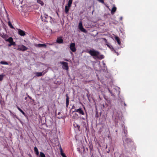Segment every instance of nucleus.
Wrapping results in <instances>:
<instances>
[{
    "label": "nucleus",
    "mask_w": 157,
    "mask_h": 157,
    "mask_svg": "<svg viewBox=\"0 0 157 157\" xmlns=\"http://www.w3.org/2000/svg\"><path fill=\"white\" fill-rule=\"evenodd\" d=\"M73 125L75 127H77L78 128V130H79L80 126L76 124H73Z\"/></svg>",
    "instance_id": "27"
},
{
    "label": "nucleus",
    "mask_w": 157,
    "mask_h": 157,
    "mask_svg": "<svg viewBox=\"0 0 157 157\" xmlns=\"http://www.w3.org/2000/svg\"><path fill=\"white\" fill-rule=\"evenodd\" d=\"M75 115H76L77 116H78V114H77V113H75Z\"/></svg>",
    "instance_id": "39"
},
{
    "label": "nucleus",
    "mask_w": 157,
    "mask_h": 157,
    "mask_svg": "<svg viewBox=\"0 0 157 157\" xmlns=\"http://www.w3.org/2000/svg\"><path fill=\"white\" fill-rule=\"evenodd\" d=\"M35 74L37 77H40L43 75L42 73L41 72H36L35 73Z\"/></svg>",
    "instance_id": "19"
},
{
    "label": "nucleus",
    "mask_w": 157,
    "mask_h": 157,
    "mask_svg": "<svg viewBox=\"0 0 157 157\" xmlns=\"http://www.w3.org/2000/svg\"><path fill=\"white\" fill-rule=\"evenodd\" d=\"M74 112H77L79 114L84 115V113L83 111L82 110V109L81 108H79L77 109H75V110L72 111V113H74Z\"/></svg>",
    "instance_id": "8"
},
{
    "label": "nucleus",
    "mask_w": 157,
    "mask_h": 157,
    "mask_svg": "<svg viewBox=\"0 0 157 157\" xmlns=\"http://www.w3.org/2000/svg\"><path fill=\"white\" fill-rule=\"evenodd\" d=\"M27 98V97H26L25 98V100H26Z\"/></svg>",
    "instance_id": "36"
},
{
    "label": "nucleus",
    "mask_w": 157,
    "mask_h": 157,
    "mask_svg": "<svg viewBox=\"0 0 157 157\" xmlns=\"http://www.w3.org/2000/svg\"><path fill=\"white\" fill-rule=\"evenodd\" d=\"M56 42L59 44L63 43V40L62 39V37H58L56 40Z\"/></svg>",
    "instance_id": "12"
},
{
    "label": "nucleus",
    "mask_w": 157,
    "mask_h": 157,
    "mask_svg": "<svg viewBox=\"0 0 157 157\" xmlns=\"http://www.w3.org/2000/svg\"><path fill=\"white\" fill-rule=\"evenodd\" d=\"M34 151L35 152L36 154L37 155H38L39 154V151H38V149L36 147H34Z\"/></svg>",
    "instance_id": "21"
},
{
    "label": "nucleus",
    "mask_w": 157,
    "mask_h": 157,
    "mask_svg": "<svg viewBox=\"0 0 157 157\" xmlns=\"http://www.w3.org/2000/svg\"><path fill=\"white\" fill-rule=\"evenodd\" d=\"M42 73L43 75H44L46 72H47L46 71H43L42 72Z\"/></svg>",
    "instance_id": "32"
},
{
    "label": "nucleus",
    "mask_w": 157,
    "mask_h": 157,
    "mask_svg": "<svg viewBox=\"0 0 157 157\" xmlns=\"http://www.w3.org/2000/svg\"><path fill=\"white\" fill-rule=\"evenodd\" d=\"M27 94V95L28 97L29 98V99H30L31 100L32 99V97H31L29 95H28Z\"/></svg>",
    "instance_id": "31"
},
{
    "label": "nucleus",
    "mask_w": 157,
    "mask_h": 157,
    "mask_svg": "<svg viewBox=\"0 0 157 157\" xmlns=\"http://www.w3.org/2000/svg\"><path fill=\"white\" fill-rule=\"evenodd\" d=\"M2 38L4 39L6 41L9 42L10 44L8 45L9 46L12 45L15 46L16 45L15 42L13 41V39L12 37H10L8 39V36L6 34H3L2 36Z\"/></svg>",
    "instance_id": "2"
},
{
    "label": "nucleus",
    "mask_w": 157,
    "mask_h": 157,
    "mask_svg": "<svg viewBox=\"0 0 157 157\" xmlns=\"http://www.w3.org/2000/svg\"><path fill=\"white\" fill-rule=\"evenodd\" d=\"M66 106L67 108L69 104V97L67 94L66 95Z\"/></svg>",
    "instance_id": "14"
},
{
    "label": "nucleus",
    "mask_w": 157,
    "mask_h": 157,
    "mask_svg": "<svg viewBox=\"0 0 157 157\" xmlns=\"http://www.w3.org/2000/svg\"><path fill=\"white\" fill-rule=\"evenodd\" d=\"M42 21L48 22L51 20L52 17L48 16L47 14L44 13L43 15H41V16Z\"/></svg>",
    "instance_id": "3"
},
{
    "label": "nucleus",
    "mask_w": 157,
    "mask_h": 157,
    "mask_svg": "<svg viewBox=\"0 0 157 157\" xmlns=\"http://www.w3.org/2000/svg\"><path fill=\"white\" fill-rule=\"evenodd\" d=\"M132 143V142L131 139L126 138L124 141V145L125 147H126L127 146L129 147L130 144Z\"/></svg>",
    "instance_id": "4"
},
{
    "label": "nucleus",
    "mask_w": 157,
    "mask_h": 157,
    "mask_svg": "<svg viewBox=\"0 0 157 157\" xmlns=\"http://www.w3.org/2000/svg\"><path fill=\"white\" fill-rule=\"evenodd\" d=\"M122 17H121V18H120L121 20H122Z\"/></svg>",
    "instance_id": "38"
},
{
    "label": "nucleus",
    "mask_w": 157,
    "mask_h": 157,
    "mask_svg": "<svg viewBox=\"0 0 157 157\" xmlns=\"http://www.w3.org/2000/svg\"><path fill=\"white\" fill-rule=\"evenodd\" d=\"M60 154H61V155L62 154H63V153H64L63 152L62 149V148H61V147H60Z\"/></svg>",
    "instance_id": "29"
},
{
    "label": "nucleus",
    "mask_w": 157,
    "mask_h": 157,
    "mask_svg": "<svg viewBox=\"0 0 157 157\" xmlns=\"http://www.w3.org/2000/svg\"><path fill=\"white\" fill-rule=\"evenodd\" d=\"M115 39L117 41L118 44L120 45L121 44V42L119 37L117 36H116L115 37Z\"/></svg>",
    "instance_id": "16"
},
{
    "label": "nucleus",
    "mask_w": 157,
    "mask_h": 157,
    "mask_svg": "<svg viewBox=\"0 0 157 157\" xmlns=\"http://www.w3.org/2000/svg\"><path fill=\"white\" fill-rule=\"evenodd\" d=\"M28 48L23 45L19 46L17 49L18 50L22 51H25L28 49Z\"/></svg>",
    "instance_id": "9"
},
{
    "label": "nucleus",
    "mask_w": 157,
    "mask_h": 157,
    "mask_svg": "<svg viewBox=\"0 0 157 157\" xmlns=\"http://www.w3.org/2000/svg\"><path fill=\"white\" fill-rule=\"evenodd\" d=\"M37 2L38 3L42 6L44 5V3L41 0H37Z\"/></svg>",
    "instance_id": "24"
},
{
    "label": "nucleus",
    "mask_w": 157,
    "mask_h": 157,
    "mask_svg": "<svg viewBox=\"0 0 157 157\" xmlns=\"http://www.w3.org/2000/svg\"><path fill=\"white\" fill-rule=\"evenodd\" d=\"M98 1L104 4V0H98Z\"/></svg>",
    "instance_id": "28"
},
{
    "label": "nucleus",
    "mask_w": 157,
    "mask_h": 157,
    "mask_svg": "<svg viewBox=\"0 0 157 157\" xmlns=\"http://www.w3.org/2000/svg\"><path fill=\"white\" fill-rule=\"evenodd\" d=\"M8 20H9V21L8 23V26L11 29H14V28L13 26L12 25V24L11 22L10 21V19L8 18Z\"/></svg>",
    "instance_id": "15"
},
{
    "label": "nucleus",
    "mask_w": 157,
    "mask_h": 157,
    "mask_svg": "<svg viewBox=\"0 0 157 157\" xmlns=\"http://www.w3.org/2000/svg\"><path fill=\"white\" fill-rule=\"evenodd\" d=\"M14 117H16V118L18 119V117L16 116V115H15L14 116Z\"/></svg>",
    "instance_id": "34"
},
{
    "label": "nucleus",
    "mask_w": 157,
    "mask_h": 157,
    "mask_svg": "<svg viewBox=\"0 0 157 157\" xmlns=\"http://www.w3.org/2000/svg\"><path fill=\"white\" fill-rule=\"evenodd\" d=\"M78 26L79 29L82 32L84 33H86L87 32L86 30L82 26V24L81 22H80L79 23Z\"/></svg>",
    "instance_id": "6"
},
{
    "label": "nucleus",
    "mask_w": 157,
    "mask_h": 157,
    "mask_svg": "<svg viewBox=\"0 0 157 157\" xmlns=\"http://www.w3.org/2000/svg\"><path fill=\"white\" fill-rule=\"evenodd\" d=\"M116 10H117L116 7H115V6H113V8L111 10V13L112 14H114V13L116 11Z\"/></svg>",
    "instance_id": "18"
},
{
    "label": "nucleus",
    "mask_w": 157,
    "mask_h": 157,
    "mask_svg": "<svg viewBox=\"0 0 157 157\" xmlns=\"http://www.w3.org/2000/svg\"><path fill=\"white\" fill-rule=\"evenodd\" d=\"M63 157H67L66 155H65V156H64Z\"/></svg>",
    "instance_id": "41"
},
{
    "label": "nucleus",
    "mask_w": 157,
    "mask_h": 157,
    "mask_svg": "<svg viewBox=\"0 0 157 157\" xmlns=\"http://www.w3.org/2000/svg\"><path fill=\"white\" fill-rule=\"evenodd\" d=\"M75 106L74 105H73L71 108V109H75Z\"/></svg>",
    "instance_id": "33"
},
{
    "label": "nucleus",
    "mask_w": 157,
    "mask_h": 157,
    "mask_svg": "<svg viewBox=\"0 0 157 157\" xmlns=\"http://www.w3.org/2000/svg\"><path fill=\"white\" fill-rule=\"evenodd\" d=\"M60 63L63 65L62 68L63 69L68 70V63L66 62H60Z\"/></svg>",
    "instance_id": "5"
},
{
    "label": "nucleus",
    "mask_w": 157,
    "mask_h": 157,
    "mask_svg": "<svg viewBox=\"0 0 157 157\" xmlns=\"http://www.w3.org/2000/svg\"><path fill=\"white\" fill-rule=\"evenodd\" d=\"M17 108L18 109V110L20 112H21L23 115H24V116H25V115H26L25 113L21 108H20L18 106H17Z\"/></svg>",
    "instance_id": "20"
},
{
    "label": "nucleus",
    "mask_w": 157,
    "mask_h": 157,
    "mask_svg": "<svg viewBox=\"0 0 157 157\" xmlns=\"http://www.w3.org/2000/svg\"><path fill=\"white\" fill-rule=\"evenodd\" d=\"M109 91L110 92H111V91H110V90L109 89Z\"/></svg>",
    "instance_id": "40"
},
{
    "label": "nucleus",
    "mask_w": 157,
    "mask_h": 157,
    "mask_svg": "<svg viewBox=\"0 0 157 157\" xmlns=\"http://www.w3.org/2000/svg\"><path fill=\"white\" fill-rule=\"evenodd\" d=\"M60 113H58V115H59V114Z\"/></svg>",
    "instance_id": "42"
},
{
    "label": "nucleus",
    "mask_w": 157,
    "mask_h": 157,
    "mask_svg": "<svg viewBox=\"0 0 157 157\" xmlns=\"http://www.w3.org/2000/svg\"><path fill=\"white\" fill-rule=\"evenodd\" d=\"M70 8V7H69L68 6H65V12L66 13H68V11L69 10Z\"/></svg>",
    "instance_id": "17"
},
{
    "label": "nucleus",
    "mask_w": 157,
    "mask_h": 157,
    "mask_svg": "<svg viewBox=\"0 0 157 157\" xmlns=\"http://www.w3.org/2000/svg\"><path fill=\"white\" fill-rule=\"evenodd\" d=\"M34 45L36 47L41 48V47H46V45L45 44H35Z\"/></svg>",
    "instance_id": "10"
},
{
    "label": "nucleus",
    "mask_w": 157,
    "mask_h": 157,
    "mask_svg": "<svg viewBox=\"0 0 157 157\" xmlns=\"http://www.w3.org/2000/svg\"><path fill=\"white\" fill-rule=\"evenodd\" d=\"M72 1H73V0H69L68 1V4H67V5H68L67 6H68V7H71V4L72 3Z\"/></svg>",
    "instance_id": "22"
},
{
    "label": "nucleus",
    "mask_w": 157,
    "mask_h": 157,
    "mask_svg": "<svg viewBox=\"0 0 157 157\" xmlns=\"http://www.w3.org/2000/svg\"><path fill=\"white\" fill-rule=\"evenodd\" d=\"M0 63L3 65H8V63L6 61H1L0 62Z\"/></svg>",
    "instance_id": "23"
},
{
    "label": "nucleus",
    "mask_w": 157,
    "mask_h": 157,
    "mask_svg": "<svg viewBox=\"0 0 157 157\" xmlns=\"http://www.w3.org/2000/svg\"><path fill=\"white\" fill-rule=\"evenodd\" d=\"M70 50L73 52H75L76 51V48L75 47V43H71L70 45Z\"/></svg>",
    "instance_id": "7"
},
{
    "label": "nucleus",
    "mask_w": 157,
    "mask_h": 157,
    "mask_svg": "<svg viewBox=\"0 0 157 157\" xmlns=\"http://www.w3.org/2000/svg\"><path fill=\"white\" fill-rule=\"evenodd\" d=\"M18 34L21 36H24L25 35V32L24 31L20 29H18Z\"/></svg>",
    "instance_id": "11"
},
{
    "label": "nucleus",
    "mask_w": 157,
    "mask_h": 157,
    "mask_svg": "<svg viewBox=\"0 0 157 157\" xmlns=\"http://www.w3.org/2000/svg\"><path fill=\"white\" fill-rule=\"evenodd\" d=\"M94 58L98 59H103L104 57L103 55H100V52L97 51L94 49L90 50L88 52Z\"/></svg>",
    "instance_id": "1"
},
{
    "label": "nucleus",
    "mask_w": 157,
    "mask_h": 157,
    "mask_svg": "<svg viewBox=\"0 0 157 157\" xmlns=\"http://www.w3.org/2000/svg\"><path fill=\"white\" fill-rule=\"evenodd\" d=\"M40 155L41 157H46L45 154L42 152H40Z\"/></svg>",
    "instance_id": "25"
},
{
    "label": "nucleus",
    "mask_w": 157,
    "mask_h": 157,
    "mask_svg": "<svg viewBox=\"0 0 157 157\" xmlns=\"http://www.w3.org/2000/svg\"><path fill=\"white\" fill-rule=\"evenodd\" d=\"M124 105L125 106H126V104H125V103H124Z\"/></svg>",
    "instance_id": "37"
},
{
    "label": "nucleus",
    "mask_w": 157,
    "mask_h": 157,
    "mask_svg": "<svg viewBox=\"0 0 157 157\" xmlns=\"http://www.w3.org/2000/svg\"><path fill=\"white\" fill-rule=\"evenodd\" d=\"M65 60L66 61H68V60L67 59H66Z\"/></svg>",
    "instance_id": "43"
},
{
    "label": "nucleus",
    "mask_w": 157,
    "mask_h": 157,
    "mask_svg": "<svg viewBox=\"0 0 157 157\" xmlns=\"http://www.w3.org/2000/svg\"><path fill=\"white\" fill-rule=\"evenodd\" d=\"M61 155L63 157L66 155L64 153L63 154H62Z\"/></svg>",
    "instance_id": "35"
},
{
    "label": "nucleus",
    "mask_w": 157,
    "mask_h": 157,
    "mask_svg": "<svg viewBox=\"0 0 157 157\" xmlns=\"http://www.w3.org/2000/svg\"><path fill=\"white\" fill-rule=\"evenodd\" d=\"M104 40H105V43H106V44H109L108 43L107 40L106 39L104 38Z\"/></svg>",
    "instance_id": "30"
},
{
    "label": "nucleus",
    "mask_w": 157,
    "mask_h": 157,
    "mask_svg": "<svg viewBox=\"0 0 157 157\" xmlns=\"http://www.w3.org/2000/svg\"><path fill=\"white\" fill-rule=\"evenodd\" d=\"M106 45L112 51L114 52L115 53L117 54V55H118V53L116 51L112 45H110L109 44H106Z\"/></svg>",
    "instance_id": "13"
},
{
    "label": "nucleus",
    "mask_w": 157,
    "mask_h": 157,
    "mask_svg": "<svg viewBox=\"0 0 157 157\" xmlns=\"http://www.w3.org/2000/svg\"><path fill=\"white\" fill-rule=\"evenodd\" d=\"M4 76V75L2 74L0 75V81L3 79Z\"/></svg>",
    "instance_id": "26"
}]
</instances>
